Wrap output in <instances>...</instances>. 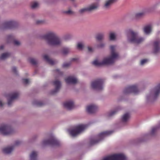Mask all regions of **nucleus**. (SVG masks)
<instances>
[{
	"label": "nucleus",
	"mask_w": 160,
	"mask_h": 160,
	"mask_svg": "<svg viewBox=\"0 0 160 160\" xmlns=\"http://www.w3.org/2000/svg\"><path fill=\"white\" fill-rule=\"evenodd\" d=\"M116 46L114 45L110 47L111 51V56L109 58L103 59L102 62H99L97 60L92 62V64L96 66H100L104 65L110 64L113 63L115 59L118 58V53L115 52Z\"/></svg>",
	"instance_id": "nucleus-1"
},
{
	"label": "nucleus",
	"mask_w": 160,
	"mask_h": 160,
	"mask_svg": "<svg viewBox=\"0 0 160 160\" xmlns=\"http://www.w3.org/2000/svg\"><path fill=\"white\" fill-rule=\"evenodd\" d=\"M42 38L46 41L48 44L51 45H58L62 42L61 39L53 32H50L43 35Z\"/></svg>",
	"instance_id": "nucleus-2"
},
{
	"label": "nucleus",
	"mask_w": 160,
	"mask_h": 160,
	"mask_svg": "<svg viewBox=\"0 0 160 160\" xmlns=\"http://www.w3.org/2000/svg\"><path fill=\"white\" fill-rule=\"evenodd\" d=\"M128 39L131 42L138 44L143 42L144 39L138 36V33L132 30H130L128 33Z\"/></svg>",
	"instance_id": "nucleus-3"
},
{
	"label": "nucleus",
	"mask_w": 160,
	"mask_h": 160,
	"mask_svg": "<svg viewBox=\"0 0 160 160\" xmlns=\"http://www.w3.org/2000/svg\"><path fill=\"white\" fill-rule=\"evenodd\" d=\"M88 125L80 124L76 126L70 131V134L73 137H75L79 134L87 127Z\"/></svg>",
	"instance_id": "nucleus-4"
},
{
	"label": "nucleus",
	"mask_w": 160,
	"mask_h": 160,
	"mask_svg": "<svg viewBox=\"0 0 160 160\" xmlns=\"http://www.w3.org/2000/svg\"><path fill=\"white\" fill-rule=\"evenodd\" d=\"M13 131L11 127L6 125H3L0 127V132L4 135L12 134Z\"/></svg>",
	"instance_id": "nucleus-5"
},
{
	"label": "nucleus",
	"mask_w": 160,
	"mask_h": 160,
	"mask_svg": "<svg viewBox=\"0 0 160 160\" xmlns=\"http://www.w3.org/2000/svg\"><path fill=\"white\" fill-rule=\"evenodd\" d=\"M126 158L122 154H115L104 158L103 160H126Z\"/></svg>",
	"instance_id": "nucleus-6"
},
{
	"label": "nucleus",
	"mask_w": 160,
	"mask_h": 160,
	"mask_svg": "<svg viewBox=\"0 0 160 160\" xmlns=\"http://www.w3.org/2000/svg\"><path fill=\"white\" fill-rule=\"evenodd\" d=\"M104 80L102 79H98L92 82L91 87L93 89L98 90H101L103 89L102 84Z\"/></svg>",
	"instance_id": "nucleus-7"
},
{
	"label": "nucleus",
	"mask_w": 160,
	"mask_h": 160,
	"mask_svg": "<svg viewBox=\"0 0 160 160\" xmlns=\"http://www.w3.org/2000/svg\"><path fill=\"white\" fill-rule=\"evenodd\" d=\"M112 132V131H106L102 132L98 135V140H91L90 141V143L92 144H95L102 139L105 136L111 134Z\"/></svg>",
	"instance_id": "nucleus-8"
},
{
	"label": "nucleus",
	"mask_w": 160,
	"mask_h": 160,
	"mask_svg": "<svg viewBox=\"0 0 160 160\" xmlns=\"http://www.w3.org/2000/svg\"><path fill=\"white\" fill-rule=\"evenodd\" d=\"M43 144L44 145L58 146L59 145V142L53 136H51L48 139L43 140Z\"/></svg>",
	"instance_id": "nucleus-9"
},
{
	"label": "nucleus",
	"mask_w": 160,
	"mask_h": 160,
	"mask_svg": "<svg viewBox=\"0 0 160 160\" xmlns=\"http://www.w3.org/2000/svg\"><path fill=\"white\" fill-rule=\"evenodd\" d=\"M138 92V90L136 85L128 86L123 91L124 93L126 94L132 92L137 94Z\"/></svg>",
	"instance_id": "nucleus-10"
},
{
	"label": "nucleus",
	"mask_w": 160,
	"mask_h": 160,
	"mask_svg": "<svg viewBox=\"0 0 160 160\" xmlns=\"http://www.w3.org/2000/svg\"><path fill=\"white\" fill-rule=\"evenodd\" d=\"M17 23L14 21H9L5 22L3 24L4 29L12 28L17 25Z\"/></svg>",
	"instance_id": "nucleus-11"
},
{
	"label": "nucleus",
	"mask_w": 160,
	"mask_h": 160,
	"mask_svg": "<svg viewBox=\"0 0 160 160\" xmlns=\"http://www.w3.org/2000/svg\"><path fill=\"white\" fill-rule=\"evenodd\" d=\"M19 95L18 92H13L12 93L9 94L7 97L9 98L8 99V106H10L12 102L14 99L17 98Z\"/></svg>",
	"instance_id": "nucleus-12"
},
{
	"label": "nucleus",
	"mask_w": 160,
	"mask_h": 160,
	"mask_svg": "<svg viewBox=\"0 0 160 160\" xmlns=\"http://www.w3.org/2000/svg\"><path fill=\"white\" fill-rule=\"evenodd\" d=\"M98 7V5L97 3L93 4L89 7L84 8L80 9L79 12L81 13H83L86 11H90L97 9Z\"/></svg>",
	"instance_id": "nucleus-13"
},
{
	"label": "nucleus",
	"mask_w": 160,
	"mask_h": 160,
	"mask_svg": "<svg viewBox=\"0 0 160 160\" xmlns=\"http://www.w3.org/2000/svg\"><path fill=\"white\" fill-rule=\"evenodd\" d=\"M53 84L55 86V88L51 92V93L54 94L58 91L61 86V83L59 81L56 80L53 82Z\"/></svg>",
	"instance_id": "nucleus-14"
},
{
	"label": "nucleus",
	"mask_w": 160,
	"mask_h": 160,
	"mask_svg": "<svg viewBox=\"0 0 160 160\" xmlns=\"http://www.w3.org/2000/svg\"><path fill=\"white\" fill-rule=\"evenodd\" d=\"M160 41L158 40L155 41L153 43L154 50L153 52L156 54L159 52L160 50Z\"/></svg>",
	"instance_id": "nucleus-15"
},
{
	"label": "nucleus",
	"mask_w": 160,
	"mask_h": 160,
	"mask_svg": "<svg viewBox=\"0 0 160 160\" xmlns=\"http://www.w3.org/2000/svg\"><path fill=\"white\" fill-rule=\"evenodd\" d=\"M97 106L94 105H91L87 106L86 110L89 113H92L95 112L97 110Z\"/></svg>",
	"instance_id": "nucleus-16"
},
{
	"label": "nucleus",
	"mask_w": 160,
	"mask_h": 160,
	"mask_svg": "<svg viewBox=\"0 0 160 160\" xmlns=\"http://www.w3.org/2000/svg\"><path fill=\"white\" fill-rule=\"evenodd\" d=\"M65 80L67 84H75L78 82L77 79L73 76H69L66 78Z\"/></svg>",
	"instance_id": "nucleus-17"
},
{
	"label": "nucleus",
	"mask_w": 160,
	"mask_h": 160,
	"mask_svg": "<svg viewBox=\"0 0 160 160\" xmlns=\"http://www.w3.org/2000/svg\"><path fill=\"white\" fill-rule=\"evenodd\" d=\"M63 106L64 107L68 110H71L73 109L74 107L73 102L72 101L66 102L63 103Z\"/></svg>",
	"instance_id": "nucleus-18"
},
{
	"label": "nucleus",
	"mask_w": 160,
	"mask_h": 160,
	"mask_svg": "<svg viewBox=\"0 0 160 160\" xmlns=\"http://www.w3.org/2000/svg\"><path fill=\"white\" fill-rule=\"evenodd\" d=\"M154 93L153 96V99H156L158 97L160 92V83L154 89Z\"/></svg>",
	"instance_id": "nucleus-19"
},
{
	"label": "nucleus",
	"mask_w": 160,
	"mask_h": 160,
	"mask_svg": "<svg viewBox=\"0 0 160 160\" xmlns=\"http://www.w3.org/2000/svg\"><path fill=\"white\" fill-rule=\"evenodd\" d=\"M44 59L48 63L51 65H53L56 63L55 61L49 58L48 56L47 55H44L43 56Z\"/></svg>",
	"instance_id": "nucleus-20"
},
{
	"label": "nucleus",
	"mask_w": 160,
	"mask_h": 160,
	"mask_svg": "<svg viewBox=\"0 0 160 160\" xmlns=\"http://www.w3.org/2000/svg\"><path fill=\"white\" fill-rule=\"evenodd\" d=\"M13 146H11L3 148L2 149L3 152L6 154H9L13 150Z\"/></svg>",
	"instance_id": "nucleus-21"
},
{
	"label": "nucleus",
	"mask_w": 160,
	"mask_h": 160,
	"mask_svg": "<svg viewBox=\"0 0 160 160\" xmlns=\"http://www.w3.org/2000/svg\"><path fill=\"white\" fill-rule=\"evenodd\" d=\"M117 0H108L106 1L104 7L108 8L112 3L116 2Z\"/></svg>",
	"instance_id": "nucleus-22"
},
{
	"label": "nucleus",
	"mask_w": 160,
	"mask_h": 160,
	"mask_svg": "<svg viewBox=\"0 0 160 160\" xmlns=\"http://www.w3.org/2000/svg\"><path fill=\"white\" fill-rule=\"evenodd\" d=\"M152 30V27L151 25H148L145 26L144 28V31L146 34L149 33Z\"/></svg>",
	"instance_id": "nucleus-23"
},
{
	"label": "nucleus",
	"mask_w": 160,
	"mask_h": 160,
	"mask_svg": "<svg viewBox=\"0 0 160 160\" xmlns=\"http://www.w3.org/2000/svg\"><path fill=\"white\" fill-rule=\"evenodd\" d=\"M37 155V152L33 151L30 155V160H36Z\"/></svg>",
	"instance_id": "nucleus-24"
},
{
	"label": "nucleus",
	"mask_w": 160,
	"mask_h": 160,
	"mask_svg": "<svg viewBox=\"0 0 160 160\" xmlns=\"http://www.w3.org/2000/svg\"><path fill=\"white\" fill-rule=\"evenodd\" d=\"M130 117V115L129 113H127L124 114L122 118V120L123 122H125L127 121Z\"/></svg>",
	"instance_id": "nucleus-25"
},
{
	"label": "nucleus",
	"mask_w": 160,
	"mask_h": 160,
	"mask_svg": "<svg viewBox=\"0 0 160 160\" xmlns=\"http://www.w3.org/2000/svg\"><path fill=\"white\" fill-rule=\"evenodd\" d=\"M10 54L8 53H2L0 57V59L4 60L9 57Z\"/></svg>",
	"instance_id": "nucleus-26"
},
{
	"label": "nucleus",
	"mask_w": 160,
	"mask_h": 160,
	"mask_svg": "<svg viewBox=\"0 0 160 160\" xmlns=\"http://www.w3.org/2000/svg\"><path fill=\"white\" fill-rule=\"evenodd\" d=\"M104 36V34L103 33H98L97 35L96 38L98 40H101L103 38Z\"/></svg>",
	"instance_id": "nucleus-27"
},
{
	"label": "nucleus",
	"mask_w": 160,
	"mask_h": 160,
	"mask_svg": "<svg viewBox=\"0 0 160 160\" xmlns=\"http://www.w3.org/2000/svg\"><path fill=\"white\" fill-rule=\"evenodd\" d=\"M28 60L33 65H35L37 64V61L34 58H30L28 59Z\"/></svg>",
	"instance_id": "nucleus-28"
},
{
	"label": "nucleus",
	"mask_w": 160,
	"mask_h": 160,
	"mask_svg": "<svg viewBox=\"0 0 160 160\" xmlns=\"http://www.w3.org/2000/svg\"><path fill=\"white\" fill-rule=\"evenodd\" d=\"M144 15L143 12H140L137 13L135 15V18L136 19H138L142 17Z\"/></svg>",
	"instance_id": "nucleus-29"
},
{
	"label": "nucleus",
	"mask_w": 160,
	"mask_h": 160,
	"mask_svg": "<svg viewBox=\"0 0 160 160\" xmlns=\"http://www.w3.org/2000/svg\"><path fill=\"white\" fill-rule=\"evenodd\" d=\"M69 52V49L68 48H64L62 50V53L64 55H66Z\"/></svg>",
	"instance_id": "nucleus-30"
},
{
	"label": "nucleus",
	"mask_w": 160,
	"mask_h": 160,
	"mask_svg": "<svg viewBox=\"0 0 160 160\" xmlns=\"http://www.w3.org/2000/svg\"><path fill=\"white\" fill-rule=\"evenodd\" d=\"M115 39V36L114 33L111 32L110 34V39L111 40H114Z\"/></svg>",
	"instance_id": "nucleus-31"
},
{
	"label": "nucleus",
	"mask_w": 160,
	"mask_h": 160,
	"mask_svg": "<svg viewBox=\"0 0 160 160\" xmlns=\"http://www.w3.org/2000/svg\"><path fill=\"white\" fill-rule=\"evenodd\" d=\"M158 128V127H155L152 128L151 132V134H154L155 132L157 130Z\"/></svg>",
	"instance_id": "nucleus-32"
},
{
	"label": "nucleus",
	"mask_w": 160,
	"mask_h": 160,
	"mask_svg": "<svg viewBox=\"0 0 160 160\" xmlns=\"http://www.w3.org/2000/svg\"><path fill=\"white\" fill-rule=\"evenodd\" d=\"M34 104H36L38 106H42L43 103L41 102H36L33 103Z\"/></svg>",
	"instance_id": "nucleus-33"
},
{
	"label": "nucleus",
	"mask_w": 160,
	"mask_h": 160,
	"mask_svg": "<svg viewBox=\"0 0 160 160\" xmlns=\"http://www.w3.org/2000/svg\"><path fill=\"white\" fill-rule=\"evenodd\" d=\"M83 48V45L81 43H78L77 46V48L80 50H81Z\"/></svg>",
	"instance_id": "nucleus-34"
},
{
	"label": "nucleus",
	"mask_w": 160,
	"mask_h": 160,
	"mask_svg": "<svg viewBox=\"0 0 160 160\" xmlns=\"http://www.w3.org/2000/svg\"><path fill=\"white\" fill-rule=\"evenodd\" d=\"M148 61V59H143L140 62V64L141 65H143L145 63L147 62Z\"/></svg>",
	"instance_id": "nucleus-35"
},
{
	"label": "nucleus",
	"mask_w": 160,
	"mask_h": 160,
	"mask_svg": "<svg viewBox=\"0 0 160 160\" xmlns=\"http://www.w3.org/2000/svg\"><path fill=\"white\" fill-rule=\"evenodd\" d=\"M38 4L37 2L32 3L31 5V7L32 8H34L38 6Z\"/></svg>",
	"instance_id": "nucleus-36"
},
{
	"label": "nucleus",
	"mask_w": 160,
	"mask_h": 160,
	"mask_svg": "<svg viewBox=\"0 0 160 160\" xmlns=\"http://www.w3.org/2000/svg\"><path fill=\"white\" fill-rule=\"evenodd\" d=\"M71 64L70 63H64L62 65V67L63 68H67L70 66Z\"/></svg>",
	"instance_id": "nucleus-37"
},
{
	"label": "nucleus",
	"mask_w": 160,
	"mask_h": 160,
	"mask_svg": "<svg viewBox=\"0 0 160 160\" xmlns=\"http://www.w3.org/2000/svg\"><path fill=\"white\" fill-rule=\"evenodd\" d=\"M64 12L65 13H66L67 14H72L73 13V12H72V11L71 10H68L67 11H65Z\"/></svg>",
	"instance_id": "nucleus-38"
},
{
	"label": "nucleus",
	"mask_w": 160,
	"mask_h": 160,
	"mask_svg": "<svg viewBox=\"0 0 160 160\" xmlns=\"http://www.w3.org/2000/svg\"><path fill=\"white\" fill-rule=\"evenodd\" d=\"M117 112V111L116 110L112 111L109 114L108 116H111L115 114Z\"/></svg>",
	"instance_id": "nucleus-39"
},
{
	"label": "nucleus",
	"mask_w": 160,
	"mask_h": 160,
	"mask_svg": "<svg viewBox=\"0 0 160 160\" xmlns=\"http://www.w3.org/2000/svg\"><path fill=\"white\" fill-rule=\"evenodd\" d=\"M23 83L25 84H27L29 83V81L28 79H23Z\"/></svg>",
	"instance_id": "nucleus-40"
},
{
	"label": "nucleus",
	"mask_w": 160,
	"mask_h": 160,
	"mask_svg": "<svg viewBox=\"0 0 160 160\" xmlns=\"http://www.w3.org/2000/svg\"><path fill=\"white\" fill-rule=\"evenodd\" d=\"M13 43L14 45L17 46L20 44V42L19 41L17 40H14L13 41Z\"/></svg>",
	"instance_id": "nucleus-41"
},
{
	"label": "nucleus",
	"mask_w": 160,
	"mask_h": 160,
	"mask_svg": "<svg viewBox=\"0 0 160 160\" xmlns=\"http://www.w3.org/2000/svg\"><path fill=\"white\" fill-rule=\"evenodd\" d=\"M56 72L59 75H62L63 74L62 72H60L59 69H56L55 70Z\"/></svg>",
	"instance_id": "nucleus-42"
},
{
	"label": "nucleus",
	"mask_w": 160,
	"mask_h": 160,
	"mask_svg": "<svg viewBox=\"0 0 160 160\" xmlns=\"http://www.w3.org/2000/svg\"><path fill=\"white\" fill-rule=\"evenodd\" d=\"M21 143V142L18 140L16 141L15 142V146H18Z\"/></svg>",
	"instance_id": "nucleus-43"
},
{
	"label": "nucleus",
	"mask_w": 160,
	"mask_h": 160,
	"mask_svg": "<svg viewBox=\"0 0 160 160\" xmlns=\"http://www.w3.org/2000/svg\"><path fill=\"white\" fill-rule=\"evenodd\" d=\"M43 21L42 20H38L36 21V23L37 24H42L43 23Z\"/></svg>",
	"instance_id": "nucleus-44"
},
{
	"label": "nucleus",
	"mask_w": 160,
	"mask_h": 160,
	"mask_svg": "<svg viewBox=\"0 0 160 160\" xmlns=\"http://www.w3.org/2000/svg\"><path fill=\"white\" fill-rule=\"evenodd\" d=\"M17 69H16V67H13L12 68V70L13 71V72L15 73H16V72H17Z\"/></svg>",
	"instance_id": "nucleus-45"
},
{
	"label": "nucleus",
	"mask_w": 160,
	"mask_h": 160,
	"mask_svg": "<svg viewBox=\"0 0 160 160\" xmlns=\"http://www.w3.org/2000/svg\"><path fill=\"white\" fill-rule=\"evenodd\" d=\"M88 51L89 52H92V48L91 47H88Z\"/></svg>",
	"instance_id": "nucleus-46"
},
{
	"label": "nucleus",
	"mask_w": 160,
	"mask_h": 160,
	"mask_svg": "<svg viewBox=\"0 0 160 160\" xmlns=\"http://www.w3.org/2000/svg\"><path fill=\"white\" fill-rule=\"evenodd\" d=\"M104 46V44L103 43L101 44L98 46V47L99 48H102Z\"/></svg>",
	"instance_id": "nucleus-47"
},
{
	"label": "nucleus",
	"mask_w": 160,
	"mask_h": 160,
	"mask_svg": "<svg viewBox=\"0 0 160 160\" xmlns=\"http://www.w3.org/2000/svg\"><path fill=\"white\" fill-rule=\"evenodd\" d=\"M3 104L2 102L0 100V106L1 107H2L3 106Z\"/></svg>",
	"instance_id": "nucleus-48"
},
{
	"label": "nucleus",
	"mask_w": 160,
	"mask_h": 160,
	"mask_svg": "<svg viewBox=\"0 0 160 160\" xmlns=\"http://www.w3.org/2000/svg\"><path fill=\"white\" fill-rule=\"evenodd\" d=\"M4 48V47L3 45L1 46L0 47V50L3 49Z\"/></svg>",
	"instance_id": "nucleus-49"
},
{
	"label": "nucleus",
	"mask_w": 160,
	"mask_h": 160,
	"mask_svg": "<svg viewBox=\"0 0 160 160\" xmlns=\"http://www.w3.org/2000/svg\"><path fill=\"white\" fill-rule=\"evenodd\" d=\"M76 59L75 58H72L71 59V61H75L76 60Z\"/></svg>",
	"instance_id": "nucleus-50"
},
{
	"label": "nucleus",
	"mask_w": 160,
	"mask_h": 160,
	"mask_svg": "<svg viewBox=\"0 0 160 160\" xmlns=\"http://www.w3.org/2000/svg\"><path fill=\"white\" fill-rule=\"evenodd\" d=\"M147 98L148 100H149V98L148 96L147 97Z\"/></svg>",
	"instance_id": "nucleus-51"
},
{
	"label": "nucleus",
	"mask_w": 160,
	"mask_h": 160,
	"mask_svg": "<svg viewBox=\"0 0 160 160\" xmlns=\"http://www.w3.org/2000/svg\"><path fill=\"white\" fill-rule=\"evenodd\" d=\"M72 1H73L74 0H72Z\"/></svg>",
	"instance_id": "nucleus-52"
}]
</instances>
